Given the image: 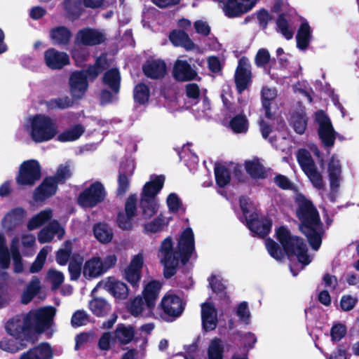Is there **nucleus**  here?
<instances>
[{
  "mask_svg": "<svg viewBox=\"0 0 359 359\" xmlns=\"http://www.w3.org/2000/svg\"><path fill=\"white\" fill-rule=\"evenodd\" d=\"M293 192L297 205L296 215L300 222L299 230L306 236L312 248L318 250L324 233L318 212L312 202L303 194L294 188Z\"/></svg>",
  "mask_w": 359,
  "mask_h": 359,
  "instance_id": "obj_1",
  "label": "nucleus"
},
{
  "mask_svg": "<svg viewBox=\"0 0 359 359\" xmlns=\"http://www.w3.org/2000/svg\"><path fill=\"white\" fill-rule=\"evenodd\" d=\"M178 252H174L172 242L170 238H166L161 243L158 257L161 263L164 266V276L168 278L176 272L179 260L182 262L187 261L194 250V233L191 229H185L182 233L178 243Z\"/></svg>",
  "mask_w": 359,
  "mask_h": 359,
  "instance_id": "obj_2",
  "label": "nucleus"
},
{
  "mask_svg": "<svg viewBox=\"0 0 359 359\" xmlns=\"http://www.w3.org/2000/svg\"><path fill=\"white\" fill-rule=\"evenodd\" d=\"M55 309L44 307L31 311L24 317H16L9 320L6 329L11 337L22 339L27 330L36 332H43L51 327Z\"/></svg>",
  "mask_w": 359,
  "mask_h": 359,
  "instance_id": "obj_3",
  "label": "nucleus"
},
{
  "mask_svg": "<svg viewBox=\"0 0 359 359\" xmlns=\"http://www.w3.org/2000/svg\"><path fill=\"white\" fill-rule=\"evenodd\" d=\"M24 129L32 140L37 143L51 140L58 133L56 121L50 116L43 114L29 117L24 125Z\"/></svg>",
  "mask_w": 359,
  "mask_h": 359,
  "instance_id": "obj_4",
  "label": "nucleus"
},
{
  "mask_svg": "<svg viewBox=\"0 0 359 359\" xmlns=\"http://www.w3.org/2000/svg\"><path fill=\"white\" fill-rule=\"evenodd\" d=\"M276 238L280 243L279 246L273 240L265 241V245L269 255L275 259L282 262L285 258L290 259L292 255V233L285 226H280L275 230Z\"/></svg>",
  "mask_w": 359,
  "mask_h": 359,
  "instance_id": "obj_5",
  "label": "nucleus"
},
{
  "mask_svg": "<svg viewBox=\"0 0 359 359\" xmlns=\"http://www.w3.org/2000/svg\"><path fill=\"white\" fill-rule=\"evenodd\" d=\"M240 205L249 229L259 236H266L271 230V221L265 217L259 218L254 205L248 199L241 198Z\"/></svg>",
  "mask_w": 359,
  "mask_h": 359,
  "instance_id": "obj_6",
  "label": "nucleus"
},
{
  "mask_svg": "<svg viewBox=\"0 0 359 359\" xmlns=\"http://www.w3.org/2000/svg\"><path fill=\"white\" fill-rule=\"evenodd\" d=\"M41 177L40 165L37 161L29 160L20 165L17 183L20 185L32 186Z\"/></svg>",
  "mask_w": 359,
  "mask_h": 359,
  "instance_id": "obj_7",
  "label": "nucleus"
},
{
  "mask_svg": "<svg viewBox=\"0 0 359 359\" xmlns=\"http://www.w3.org/2000/svg\"><path fill=\"white\" fill-rule=\"evenodd\" d=\"M104 197L105 191L103 185L96 182L81 193L78 202L83 208H92L102 202Z\"/></svg>",
  "mask_w": 359,
  "mask_h": 359,
  "instance_id": "obj_8",
  "label": "nucleus"
},
{
  "mask_svg": "<svg viewBox=\"0 0 359 359\" xmlns=\"http://www.w3.org/2000/svg\"><path fill=\"white\" fill-rule=\"evenodd\" d=\"M315 120L318 126V132L320 138L326 146H332L335 140V132L330 119L322 110L315 114Z\"/></svg>",
  "mask_w": 359,
  "mask_h": 359,
  "instance_id": "obj_9",
  "label": "nucleus"
},
{
  "mask_svg": "<svg viewBox=\"0 0 359 359\" xmlns=\"http://www.w3.org/2000/svg\"><path fill=\"white\" fill-rule=\"evenodd\" d=\"M144 261V254L139 252L132 257L129 265L123 271V278L133 287L139 285Z\"/></svg>",
  "mask_w": 359,
  "mask_h": 359,
  "instance_id": "obj_10",
  "label": "nucleus"
},
{
  "mask_svg": "<svg viewBox=\"0 0 359 359\" xmlns=\"http://www.w3.org/2000/svg\"><path fill=\"white\" fill-rule=\"evenodd\" d=\"M96 288H102L119 300L126 299L129 294V290L126 283L113 277H109L100 281Z\"/></svg>",
  "mask_w": 359,
  "mask_h": 359,
  "instance_id": "obj_11",
  "label": "nucleus"
},
{
  "mask_svg": "<svg viewBox=\"0 0 359 359\" xmlns=\"http://www.w3.org/2000/svg\"><path fill=\"white\" fill-rule=\"evenodd\" d=\"M137 196H130L126 203L125 211L119 212L117 218L118 226L123 230L130 229L133 226V219L136 215Z\"/></svg>",
  "mask_w": 359,
  "mask_h": 359,
  "instance_id": "obj_12",
  "label": "nucleus"
},
{
  "mask_svg": "<svg viewBox=\"0 0 359 359\" xmlns=\"http://www.w3.org/2000/svg\"><path fill=\"white\" fill-rule=\"evenodd\" d=\"M257 0H228L223 8L225 15L229 18L238 17L250 11Z\"/></svg>",
  "mask_w": 359,
  "mask_h": 359,
  "instance_id": "obj_13",
  "label": "nucleus"
},
{
  "mask_svg": "<svg viewBox=\"0 0 359 359\" xmlns=\"http://www.w3.org/2000/svg\"><path fill=\"white\" fill-rule=\"evenodd\" d=\"M235 82L238 91L241 93L247 89L251 83L250 65L247 59L242 58L239 60L235 73Z\"/></svg>",
  "mask_w": 359,
  "mask_h": 359,
  "instance_id": "obj_14",
  "label": "nucleus"
},
{
  "mask_svg": "<svg viewBox=\"0 0 359 359\" xmlns=\"http://www.w3.org/2000/svg\"><path fill=\"white\" fill-rule=\"evenodd\" d=\"M160 307L165 315L177 317L181 315L184 310V304L180 297L168 293L163 297Z\"/></svg>",
  "mask_w": 359,
  "mask_h": 359,
  "instance_id": "obj_15",
  "label": "nucleus"
},
{
  "mask_svg": "<svg viewBox=\"0 0 359 359\" xmlns=\"http://www.w3.org/2000/svg\"><path fill=\"white\" fill-rule=\"evenodd\" d=\"M44 61L51 69H60L69 63V55L55 48H49L44 53Z\"/></svg>",
  "mask_w": 359,
  "mask_h": 359,
  "instance_id": "obj_16",
  "label": "nucleus"
},
{
  "mask_svg": "<svg viewBox=\"0 0 359 359\" xmlns=\"http://www.w3.org/2000/svg\"><path fill=\"white\" fill-rule=\"evenodd\" d=\"M240 166L233 163L217 164L215 168V175L217 184L223 187L229 184L231 174L237 175Z\"/></svg>",
  "mask_w": 359,
  "mask_h": 359,
  "instance_id": "obj_17",
  "label": "nucleus"
},
{
  "mask_svg": "<svg viewBox=\"0 0 359 359\" xmlns=\"http://www.w3.org/2000/svg\"><path fill=\"white\" fill-rule=\"evenodd\" d=\"M104 39V35L101 32L87 28L78 32L75 42L76 44L93 46L103 42Z\"/></svg>",
  "mask_w": 359,
  "mask_h": 359,
  "instance_id": "obj_18",
  "label": "nucleus"
},
{
  "mask_svg": "<svg viewBox=\"0 0 359 359\" xmlns=\"http://www.w3.org/2000/svg\"><path fill=\"white\" fill-rule=\"evenodd\" d=\"M65 234L63 227L56 220H53L48 225L43 228L38 233V241L41 243L52 241L56 236L59 240L62 239Z\"/></svg>",
  "mask_w": 359,
  "mask_h": 359,
  "instance_id": "obj_19",
  "label": "nucleus"
},
{
  "mask_svg": "<svg viewBox=\"0 0 359 359\" xmlns=\"http://www.w3.org/2000/svg\"><path fill=\"white\" fill-rule=\"evenodd\" d=\"M27 216V212L22 208L18 207L9 211L2 219V227L7 230H13L19 226Z\"/></svg>",
  "mask_w": 359,
  "mask_h": 359,
  "instance_id": "obj_20",
  "label": "nucleus"
},
{
  "mask_svg": "<svg viewBox=\"0 0 359 359\" xmlns=\"http://www.w3.org/2000/svg\"><path fill=\"white\" fill-rule=\"evenodd\" d=\"M161 289V284L156 280L150 281L144 287L142 295L148 308L149 316L151 314V310L155 306Z\"/></svg>",
  "mask_w": 359,
  "mask_h": 359,
  "instance_id": "obj_21",
  "label": "nucleus"
},
{
  "mask_svg": "<svg viewBox=\"0 0 359 359\" xmlns=\"http://www.w3.org/2000/svg\"><path fill=\"white\" fill-rule=\"evenodd\" d=\"M71 93L76 98L81 97L88 88L86 75L83 72L72 73L69 79Z\"/></svg>",
  "mask_w": 359,
  "mask_h": 359,
  "instance_id": "obj_22",
  "label": "nucleus"
},
{
  "mask_svg": "<svg viewBox=\"0 0 359 359\" xmlns=\"http://www.w3.org/2000/svg\"><path fill=\"white\" fill-rule=\"evenodd\" d=\"M173 75L178 81H189L196 79L197 73L185 60H177L174 65Z\"/></svg>",
  "mask_w": 359,
  "mask_h": 359,
  "instance_id": "obj_23",
  "label": "nucleus"
},
{
  "mask_svg": "<svg viewBox=\"0 0 359 359\" xmlns=\"http://www.w3.org/2000/svg\"><path fill=\"white\" fill-rule=\"evenodd\" d=\"M201 318L203 328L207 330H212L217 326V311L210 303H204L201 305Z\"/></svg>",
  "mask_w": 359,
  "mask_h": 359,
  "instance_id": "obj_24",
  "label": "nucleus"
},
{
  "mask_svg": "<svg viewBox=\"0 0 359 359\" xmlns=\"http://www.w3.org/2000/svg\"><path fill=\"white\" fill-rule=\"evenodd\" d=\"M297 18L300 21V26L296 36L297 47L302 50H304L307 48L311 40L312 31L306 20L302 19L299 16H297Z\"/></svg>",
  "mask_w": 359,
  "mask_h": 359,
  "instance_id": "obj_25",
  "label": "nucleus"
},
{
  "mask_svg": "<svg viewBox=\"0 0 359 359\" xmlns=\"http://www.w3.org/2000/svg\"><path fill=\"white\" fill-rule=\"evenodd\" d=\"M57 182L54 177L45 179L42 184L35 190L34 199L36 201H43L55 194L57 190Z\"/></svg>",
  "mask_w": 359,
  "mask_h": 359,
  "instance_id": "obj_26",
  "label": "nucleus"
},
{
  "mask_svg": "<svg viewBox=\"0 0 359 359\" xmlns=\"http://www.w3.org/2000/svg\"><path fill=\"white\" fill-rule=\"evenodd\" d=\"M146 76L152 79H159L166 73V66L163 61L154 60L148 61L143 67Z\"/></svg>",
  "mask_w": 359,
  "mask_h": 359,
  "instance_id": "obj_27",
  "label": "nucleus"
},
{
  "mask_svg": "<svg viewBox=\"0 0 359 359\" xmlns=\"http://www.w3.org/2000/svg\"><path fill=\"white\" fill-rule=\"evenodd\" d=\"M52 351L48 344H41L23 353L20 359H51Z\"/></svg>",
  "mask_w": 359,
  "mask_h": 359,
  "instance_id": "obj_28",
  "label": "nucleus"
},
{
  "mask_svg": "<svg viewBox=\"0 0 359 359\" xmlns=\"http://www.w3.org/2000/svg\"><path fill=\"white\" fill-rule=\"evenodd\" d=\"M328 172L331 189L336 191L340 185L341 169L339 161L335 156H332L329 162Z\"/></svg>",
  "mask_w": 359,
  "mask_h": 359,
  "instance_id": "obj_29",
  "label": "nucleus"
},
{
  "mask_svg": "<svg viewBox=\"0 0 359 359\" xmlns=\"http://www.w3.org/2000/svg\"><path fill=\"white\" fill-rule=\"evenodd\" d=\"M164 180V177L160 175L155 177L153 180L147 182L143 188L142 198L156 199L155 196L162 189Z\"/></svg>",
  "mask_w": 359,
  "mask_h": 359,
  "instance_id": "obj_30",
  "label": "nucleus"
},
{
  "mask_svg": "<svg viewBox=\"0 0 359 359\" xmlns=\"http://www.w3.org/2000/svg\"><path fill=\"white\" fill-rule=\"evenodd\" d=\"M104 273L102 259L100 257H93L84 264L83 273L86 278H96Z\"/></svg>",
  "mask_w": 359,
  "mask_h": 359,
  "instance_id": "obj_31",
  "label": "nucleus"
},
{
  "mask_svg": "<svg viewBox=\"0 0 359 359\" xmlns=\"http://www.w3.org/2000/svg\"><path fill=\"white\" fill-rule=\"evenodd\" d=\"M285 123L282 120L278 124L279 135L276 140V147L283 152L290 153L291 149V137L289 131L285 130Z\"/></svg>",
  "mask_w": 359,
  "mask_h": 359,
  "instance_id": "obj_32",
  "label": "nucleus"
},
{
  "mask_svg": "<svg viewBox=\"0 0 359 359\" xmlns=\"http://www.w3.org/2000/svg\"><path fill=\"white\" fill-rule=\"evenodd\" d=\"M293 254L304 266L308 265L311 262V258L307 254L306 244L302 238L293 236Z\"/></svg>",
  "mask_w": 359,
  "mask_h": 359,
  "instance_id": "obj_33",
  "label": "nucleus"
},
{
  "mask_svg": "<svg viewBox=\"0 0 359 359\" xmlns=\"http://www.w3.org/2000/svg\"><path fill=\"white\" fill-rule=\"evenodd\" d=\"M50 36L53 43L62 46L69 43L72 37V33L66 27L59 26L50 29Z\"/></svg>",
  "mask_w": 359,
  "mask_h": 359,
  "instance_id": "obj_34",
  "label": "nucleus"
},
{
  "mask_svg": "<svg viewBox=\"0 0 359 359\" xmlns=\"http://www.w3.org/2000/svg\"><path fill=\"white\" fill-rule=\"evenodd\" d=\"M41 289V283L39 278L34 277L25 288L22 296L21 302L27 304L30 302Z\"/></svg>",
  "mask_w": 359,
  "mask_h": 359,
  "instance_id": "obj_35",
  "label": "nucleus"
},
{
  "mask_svg": "<svg viewBox=\"0 0 359 359\" xmlns=\"http://www.w3.org/2000/svg\"><path fill=\"white\" fill-rule=\"evenodd\" d=\"M224 344L219 338H214L210 340L207 355L208 359H224Z\"/></svg>",
  "mask_w": 359,
  "mask_h": 359,
  "instance_id": "obj_36",
  "label": "nucleus"
},
{
  "mask_svg": "<svg viewBox=\"0 0 359 359\" xmlns=\"http://www.w3.org/2000/svg\"><path fill=\"white\" fill-rule=\"evenodd\" d=\"M170 40L175 46H182L187 50H191L194 45L189 36L182 31H173L170 34Z\"/></svg>",
  "mask_w": 359,
  "mask_h": 359,
  "instance_id": "obj_37",
  "label": "nucleus"
},
{
  "mask_svg": "<svg viewBox=\"0 0 359 359\" xmlns=\"http://www.w3.org/2000/svg\"><path fill=\"white\" fill-rule=\"evenodd\" d=\"M127 309L129 313L135 317L144 316L146 309L148 310L145 300L144 301L140 295L131 299L128 303Z\"/></svg>",
  "mask_w": 359,
  "mask_h": 359,
  "instance_id": "obj_38",
  "label": "nucleus"
},
{
  "mask_svg": "<svg viewBox=\"0 0 359 359\" xmlns=\"http://www.w3.org/2000/svg\"><path fill=\"white\" fill-rule=\"evenodd\" d=\"M22 339L18 337H5L0 341V348L7 352L15 353L25 347Z\"/></svg>",
  "mask_w": 359,
  "mask_h": 359,
  "instance_id": "obj_39",
  "label": "nucleus"
},
{
  "mask_svg": "<svg viewBox=\"0 0 359 359\" xmlns=\"http://www.w3.org/2000/svg\"><path fill=\"white\" fill-rule=\"evenodd\" d=\"M53 217V211L50 209H46L36 215L33 216L27 224V228L29 230H34L39 228L46 222L50 220Z\"/></svg>",
  "mask_w": 359,
  "mask_h": 359,
  "instance_id": "obj_40",
  "label": "nucleus"
},
{
  "mask_svg": "<svg viewBox=\"0 0 359 359\" xmlns=\"http://www.w3.org/2000/svg\"><path fill=\"white\" fill-rule=\"evenodd\" d=\"M84 130L83 126L78 124L59 134L57 139L62 142L74 141L81 136Z\"/></svg>",
  "mask_w": 359,
  "mask_h": 359,
  "instance_id": "obj_41",
  "label": "nucleus"
},
{
  "mask_svg": "<svg viewBox=\"0 0 359 359\" xmlns=\"http://www.w3.org/2000/svg\"><path fill=\"white\" fill-rule=\"evenodd\" d=\"M92 312L97 316H104L111 310L110 304L104 299L95 298L89 303Z\"/></svg>",
  "mask_w": 359,
  "mask_h": 359,
  "instance_id": "obj_42",
  "label": "nucleus"
},
{
  "mask_svg": "<svg viewBox=\"0 0 359 359\" xmlns=\"http://www.w3.org/2000/svg\"><path fill=\"white\" fill-rule=\"evenodd\" d=\"M120 80V74L116 69H111L107 71L103 78L104 84L108 86L116 93L119 90Z\"/></svg>",
  "mask_w": 359,
  "mask_h": 359,
  "instance_id": "obj_43",
  "label": "nucleus"
},
{
  "mask_svg": "<svg viewBox=\"0 0 359 359\" xmlns=\"http://www.w3.org/2000/svg\"><path fill=\"white\" fill-rule=\"evenodd\" d=\"M135 331L131 326L119 325L115 331V338L121 344H128L134 337Z\"/></svg>",
  "mask_w": 359,
  "mask_h": 359,
  "instance_id": "obj_44",
  "label": "nucleus"
},
{
  "mask_svg": "<svg viewBox=\"0 0 359 359\" xmlns=\"http://www.w3.org/2000/svg\"><path fill=\"white\" fill-rule=\"evenodd\" d=\"M308 118L304 112V108H300L293 113V128L299 134L304 133L307 126Z\"/></svg>",
  "mask_w": 359,
  "mask_h": 359,
  "instance_id": "obj_45",
  "label": "nucleus"
},
{
  "mask_svg": "<svg viewBox=\"0 0 359 359\" xmlns=\"http://www.w3.org/2000/svg\"><path fill=\"white\" fill-rule=\"evenodd\" d=\"M278 31L281 33L285 39H290L292 38V32L290 31V15L289 13L280 14L276 20Z\"/></svg>",
  "mask_w": 359,
  "mask_h": 359,
  "instance_id": "obj_46",
  "label": "nucleus"
},
{
  "mask_svg": "<svg viewBox=\"0 0 359 359\" xmlns=\"http://www.w3.org/2000/svg\"><path fill=\"white\" fill-rule=\"evenodd\" d=\"M93 232L95 238L101 243H109L112 239V231L104 224L95 225L93 229Z\"/></svg>",
  "mask_w": 359,
  "mask_h": 359,
  "instance_id": "obj_47",
  "label": "nucleus"
},
{
  "mask_svg": "<svg viewBox=\"0 0 359 359\" xmlns=\"http://www.w3.org/2000/svg\"><path fill=\"white\" fill-rule=\"evenodd\" d=\"M169 222V218L164 217L161 215L154 220L147 223L144 226V231L147 233H153L161 231L168 224Z\"/></svg>",
  "mask_w": 359,
  "mask_h": 359,
  "instance_id": "obj_48",
  "label": "nucleus"
},
{
  "mask_svg": "<svg viewBox=\"0 0 359 359\" xmlns=\"http://www.w3.org/2000/svg\"><path fill=\"white\" fill-rule=\"evenodd\" d=\"M245 169L248 173L255 178L264 177V169L258 158H253L245 162Z\"/></svg>",
  "mask_w": 359,
  "mask_h": 359,
  "instance_id": "obj_49",
  "label": "nucleus"
},
{
  "mask_svg": "<svg viewBox=\"0 0 359 359\" xmlns=\"http://www.w3.org/2000/svg\"><path fill=\"white\" fill-rule=\"evenodd\" d=\"M18 238H14L11 244V250L12 252V257L14 265L15 273H20L23 270V266L22 263V258L18 251Z\"/></svg>",
  "mask_w": 359,
  "mask_h": 359,
  "instance_id": "obj_50",
  "label": "nucleus"
},
{
  "mask_svg": "<svg viewBox=\"0 0 359 359\" xmlns=\"http://www.w3.org/2000/svg\"><path fill=\"white\" fill-rule=\"evenodd\" d=\"M141 206L143 211V216L147 219L152 217L158 209V203L156 199L141 198Z\"/></svg>",
  "mask_w": 359,
  "mask_h": 359,
  "instance_id": "obj_51",
  "label": "nucleus"
},
{
  "mask_svg": "<svg viewBox=\"0 0 359 359\" xmlns=\"http://www.w3.org/2000/svg\"><path fill=\"white\" fill-rule=\"evenodd\" d=\"M276 97V92L275 90L264 88L262 91V106L265 111V116L269 118L271 117L270 112L271 102L273 101Z\"/></svg>",
  "mask_w": 359,
  "mask_h": 359,
  "instance_id": "obj_52",
  "label": "nucleus"
},
{
  "mask_svg": "<svg viewBox=\"0 0 359 359\" xmlns=\"http://www.w3.org/2000/svg\"><path fill=\"white\" fill-rule=\"evenodd\" d=\"M230 127L234 133H245L248 128V121L244 115H237L230 121Z\"/></svg>",
  "mask_w": 359,
  "mask_h": 359,
  "instance_id": "obj_53",
  "label": "nucleus"
},
{
  "mask_svg": "<svg viewBox=\"0 0 359 359\" xmlns=\"http://www.w3.org/2000/svg\"><path fill=\"white\" fill-rule=\"evenodd\" d=\"M51 248L48 246L43 248L39 252L35 261L32 264L29 271L31 273H37L42 268L46 259L48 254L50 252Z\"/></svg>",
  "mask_w": 359,
  "mask_h": 359,
  "instance_id": "obj_54",
  "label": "nucleus"
},
{
  "mask_svg": "<svg viewBox=\"0 0 359 359\" xmlns=\"http://www.w3.org/2000/svg\"><path fill=\"white\" fill-rule=\"evenodd\" d=\"M10 265V255L6 245V238L0 233V269H8Z\"/></svg>",
  "mask_w": 359,
  "mask_h": 359,
  "instance_id": "obj_55",
  "label": "nucleus"
},
{
  "mask_svg": "<svg viewBox=\"0 0 359 359\" xmlns=\"http://www.w3.org/2000/svg\"><path fill=\"white\" fill-rule=\"evenodd\" d=\"M307 177L309 178L312 184L318 189H323L325 183L323 180L321 174L318 172L315 168V165L307 168L306 170L304 171Z\"/></svg>",
  "mask_w": 359,
  "mask_h": 359,
  "instance_id": "obj_56",
  "label": "nucleus"
},
{
  "mask_svg": "<svg viewBox=\"0 0 359 359\" xmlns=\"http://www.w3.org/2000/svg\"><path fill=\"white\" fill-rule=\"evenodd\" d=\"M72 102L68 97L53 99L46 102L48 109H64L71 107Z\"/></svg>",
  "mask_w": 359,
  "mask_h": 359,
  "instance_id": "obj_57",
  "label": "nucleus"
},
{
  "mask_svg": "<svg viewBox=\"0 0 359 359\" xmlns=\"http://www.w3.org/2000/svg\"><path fill=\"white\" fill-rule=\"evenodd\" d=\"M297 158L304 171L315 165L310 153L306 149H300L297 155Z\"/></svg>",
  "mask_w": 359,
  "mask_h": 359,
  "instance_id": "obj_58",
  "label": "nucleus"
},
{
  "mask_svg": "<svg viewBox=\"0 0 359 359\" xmlns=\"http://www.w3.org/2000/svg\"><path fill=\"white\" fill-rule=\"evenodd\" d=\"M47 280L52 284L53 289H57L63 283L65 276L59 271L50 269L47 273Z\"/></svg>",
  "mask_w": 359,
  "mask_h": 359,
  "instance_id": "obj_59",
  "label": "nucleus"
},
{
  "mask_svg": "<svg viewBox=\"0 0 359 359\" xmlns=\"http://www.w3.org/2000/svg\"><path fill=\"white\" fill-rule=\"evenodd\" d=\"M149 97V90L148 87L144 84H138L134 90L135 100L140 104H144L147 102Z\"/></svg>",
  "mask_w": 359,
  "mask_h": 359,
  "instance_id": "obj_60",
  "label": "nucleus"
},
{
  "mask_svg": "<svg viewBox=\"0 0 359 359\" xmlns=\"http://www.w3.org/2000/svg\"><path fill=\"white\" fill-rule=\"evenodd\" d=\"M72 243L67 241L64 244V247L60 249L57 253L56 260L60 265H65L69 260L72 252Z\"/></svg>",
  "mask_w": 359,
  "mask_h": 359,
  "instance_id": "obj_61",
  "label": "nucleus"
},
{
  "mask_svg": "<svg viewBox=\"0 0 359 359\" xmlns=\"http://www.w3.org/2000/svg\"><path fill=\"white\" fill-rule=\"evenodd\" d=\"M167 205L169 210L172 212H178L184 210L180 198L174 193L168 195L167 198Z\"/></svg>",
  "mask_w": 359,
  "mask_h": 359,
  "instance_id": "obj_62",
  "label": "nucleus"
},
{
  "mask_svg": "<svg viewBox=\"0 0 359 359\" xmlns=\"http://www.w3.org/2000/svg\"><path fill=\"white\" fill-rule=\"evenodd\" d=\"M82 262L83 259L81 257L70 261L69 264V271L70 273L72 280H77L80 276Z\"/></svg>",
  "mask_w": 359,
  "mask_h": 359,
  "instance_id": "obj_63",
  "label": "nucleus"
},
{
  "mask_svg": "<svg viewBox=\"0 0 359 359\" xmlns=\"http://www.w3.org/2000/svg\"><path fill=\"white\" fill-rule=\"evenodd\" d=\"M346 334V327L341 323L334 325L330 331L332 340L337 341L341 340Z\"/></svg>",
  "mask_w": 359,
  "mask_h": 359,
  "instance_id": "obj_64",
  "label": "nucleus"
}]
</instances>
